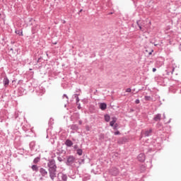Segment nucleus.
Masks as SVG:
<instances>
[{"mask_svg":"<svg viewBox=\"0 0 181 181\" xmlns=\"http://www.w3.org/2000/svg\"><path fill=\"white\" fill-rule=\"evenodd\" d=\"M48 172L49 177L52 180H54L56 175H57V165H56V160L54 159H49L47 163Z\"/></svg>","mask_w":181,"mask_h":181,"instance_id":"f257e3e1","label":"nucleus"},{"mask_svg":"<svg viewBox=\"0 0 181 181\" xmlns=\"http://www.w3.org/2000/svg\"><path fill=\"white\" fill-rule=\"evenodd\" d=\"M76 157L74 156H66V161L65 162L66 166H73V164L76 162Z\"/></svg>","mask_w":181,"mask_h":181,"instance_id":"f03ea898","label":"nucleus"},{"mask_svg":"<svg viewBox=\"0 0 181 181\" xmlns=\"http://www.w3.org/2000/svg\"><path fill=\"white\" fill-rule=\"evenodd\" d=\"M46 92L45 88L43 87H39L38 88H37L35 90V93L37 94V95H43V94H45V93Z\"/></svg>","mask_w":181,"mask_h":181,"instance_id":"7ed1b4c3","label":"nucleus"},{"mask_svg":"<svg viewBox=\"0 0 181 181\" xmlns=\"http://www.w3.org/2000/svg\"><path fill=\"white\" fill-rule=\"evenodd\" d=\"M39 171L42 177H47V170L46 169L41 168Z\"/></svg>","mask_w":181,"mask_h":181,"instance_id":"20e7f679","label":"nucleus"},{"mask_svg":"<svg viewBox=\"0 0 181 181\" xmlns=\"http://www.w3.org/2000/svg\"><path fill=\"white\" fill-rule=\"evenodd\" d=\"M137 159L139 162H145V153H141L140 154H139V156H137Z\"/></svg>","mask_w":181,"mask_h":181,"instance_id":"39448f33","label":"nucleus"},{"mask_svg":"<svg viewBox=\"0 0 181 181\" xmlns=\"http://www.w3.org/2000/svg\"><path fill=\"white\" fill-rule=\"evenodd\" d=\"M3 84L4 87H8V86H9V79L8 78V76H5L4 77Z\"/></svg>","mask_w":181,"mask_h":181,"instance_id":"423d86ee","label":"nucleus"},{"mask_svg":"<svg viewBox=\"0 0 181 181\" xmlns=\"http://www.w3.org/2000/svg\"><path fill=\"white\" fill-rule=\"evenodd\" d=\"M99 108H100V110L102 111H105V110H107V103H100L99 104Z\"/></svg>","mask_w":181,"mask_h":181,"instance_id":"0eeeda50","label":"nucleus"},{"mask_svg":"<svg viewBox=\"0 0 181 181\" xmlns=\"http://www.w3.org/2000/svg\"><path fill=\"white\" fill-rule=\"evenodd\" d=\"M162 119V115L160 113L156 115L153 117V121H156V122H158V121H160Z\"/></svg>","mask_w":181,"mask_h":181,"instance_id":"6e6552de","label":"nucleus"},{"mask_svg":"<svg viewBox=\"0 0 181 181\" xmlns=\"http://www.w3.org/2000/svg\"><path fill=\"white\" fill-rule=\"evenodd\" d=\"M110 172L111 175H112V176H117V175H118V173H119V171L117 169V168H112Z\"/></svg>","mask_w":181,"mask_h":181,"instance_id":"1a4fd4ad","label":"nucleus"},{"mask_svg":"<svg viewBox=\"0 0 181 181\" xmlns=\"http://www.w3.org/2000/svg\"><path fill=\"white\" fill-rule=\"evenodd\" d=\"M65 145L68 148H71V146H73V141H71V140H70V139H66L65 141Z\"/></svg>","mask_w":181,"mask_h":181,"instance_id":"9d476101","label":"nucleus"},{"mask_svg":"<svg viewBox=\"0 0 181 181\" xmlns=\"http://www.w3.org/2000/svg\"><path fill=\"white\" fill-rule=\"evenodd\" d=\"M117 119H118L117 118V117H112V121L110 122V126L114 127V124H116L115 122H117Z\"/></svg>","mask_w":181,"mask_h":181,"instance_id":"9b49d317","label":"nucleus"},{"mask_svg":"<svg viewBox=\"0 0 181 181\" xmlns=\"http://www.w3.org/2000/svg\"><path fill=\"white\" fill-rule=\"evenodd\" d=\"M152 135V129H150L149 130H146L144 132V136H151Z\"/></svg>","mask_w":181,"mask_h":181,"instance_id":"f8f14e48","label":"nucleus"},{"mask_svg":"<svg viewBox=\"0 0 181 181\" xmlns=\"http://www.w3.org/2000/svg\"><path fill=\"white\" fill-rule=\"evenodd\" d=\"M31 169L32 170H33V172H39V167L37 166V165H33L31 166Z\"/></svg>","mask_w":181,"mask_h":181,"instance_id":"ddd939ff","label":"nucleus"},{"mask_svg":"<svg viewBox=\"0 0 181 181\" xmlns=\"http://www.w3.org/2000/svg\"><path fill=\"white\" fill-rule=\"evenodd\" d=\"M29 145L31 151H33V149H35V146H36V141H31Z\"/></svg>","mask_w":181,"mask_h":181,"instance_id":"4468645a","label":"nucleus"},{"mask_svg":"<svg viewBox=\"0 0 181 181\" xmlns=\"http://www.w3.org/2000/svg\"><path fill=\"white\" fill-rule=\"evenodd\" d=\"M60 175H61V179L62 181H67V179H68L67 175L64 173H60Z\"/></svg>","mask_w":181,"mask_h":181,"instance_id":"2eb2a0df","label":"nucleus"},{"mask_svg":"<svg viewBox=\"0 0 181 181\" xmlns=\"http://www.w3.org/2000/svg\"><path fill=\"white\" fill-rule=\"evenodd\" d=\"M78 95H80V93L74 95V97L76 100V104H78V103H80V98H78Z\"/></svg>","mask_w":181,"mask_h":181,"instance_id":"dca6fc26","label":"nucleus"},{"mask_svg":"<svg viewBox=\"0 0 181 181\" xmlns=\"http://www.w3.org/2000/svg\"><path fill=\"white\" fill-rule=\"evenodd\" d=\"M146 170V166H145V165H141L140 166V172L141 173H144V172H145Z\"/></svg>","mask_w":181,"mask_h":181,"instance_id":"f3484780","label":"nucleus"},{"mask_svg":"<svg viewBox=\"0 0 181 181\" xmlns=\"http://www.w3.org/2000/svg\"><path fill=\"white\" fill-rule=\"evenodd\" d=\"M71 129H72L73 131H77V129H78V125L77 124L71 125Z\"/></svg>","mask_w":181,"mask_h":181,"instance_id":"a211bd4d","label":"nucleus"},{"mask_svg":"<svg viewBox=\"0 0 181 181\" xmlns=\"http://www.w3.org/2000/svg\"><path fill=\"white\" fill-rule=\"evenodd\" d=\"M76 155H78V156H81V155H83V149L77 148L76 149Z\"/></svg>","mask_w":181,"mask_h":181,"instance_id":"6ab92c4d","label":"nucleus"},{"mask_svg":"<svg viewBox=\"0 0 181 181\" xmlns=\"http://www.w3.org/2000/svg\"><path fill=\"white\" fill-rule=\"evenodd\" d=\"M105 121L106 122H110V119H111V117L110 116V115H105Z\"/></svg>","mask_w":181,"mask_h":181,"instance_id":"aec40b11","label":"nucleus"},{"mask_svg":"<svg viewBox=\"0 0 181 181\" xmlns=\"http://www.w3.org/2000/svg\"><path fill=\"white\" fill-rule=\"evenodd\" d=\"M40 162V157H37L33 160V163L36 165V163H39Z\"/></svg>","mask_w":181,"mask_h":181,"instance_id":"412c9836","label":"nucleus"},{"mask_svg":"<svg viewBox=\"0 0 181 181\" xmlns=\"http://www.w3.org/2000/svg\"><path fill=\"white\" fill-rule=\"evenodd\" d=\"M16 35H19V36H23V32L21 30H16Z\"/></svg>","mask_w":181,"mask_h":181,"instance_id":"4be33fe9","label":"nucleus"},{"mask_svg":"<svg viewBox=\"0 0 181 181\" xmlns=\"http://www.w3.org/2000/svg\"><path fill=\"white\" fill-rule=\"evenodd\" d=\"M136 23H137V26H139L140 30H142V24L141 23V21H137Z\"/></svg>","mask_w":181,"mask_h":181,"instance_id":"5701e85b","label":"nucleus"},{"mask_svg":"<svg viewBox=\"0 0 181 181\" xmlns=\"http://www.w3.org/2000/svg\"><path fill=\"white\" fill-rule=\"evenodd\" d=\"M144 100L146 101H151V100H152V98L151 96L146 95L144 96Z\"/></svg>","mask_w":181,"mask_h":181,"instance_id":"b1692460","label":"nucleus"},{"mask_svg":"<svg viewBox=\"0 0 181 181\" xmlns=\"http://www.w3.org/2000/svg\"><path fill=\"white\" fill-rule=\"evenodd\" d=\"M112 127H113V129L115 131H117V129L118 128V123L113 124V126H112Z\"/></svg>","mask_w":181,"mask_h":181,"instance_id":"393cba45","label":"nucleus"},{"mask_svg":"<svg viewBox=\"0 0 181 181\" xmlns=\"http://www.w3.org/2000/svg\"><path fill=\"white\" fill-rule=\"evenodd\" d=\"M84 162H85L84 158L81 159L79 161V165H83L84 163Z\"/></svg>","mask_w":181,"mask_h":181,"instance_id":"a878e982","label":"nucleus"},{"mask_svg":"<svg viewBox=\"0 0 181 181\" xmlns=\"http://www.w3.org/2000/svg\"><path fill=\"white\" fill-rule=\"evenodd\" d=\"M64 97L66 98V101L69 102V96L66 94H64L62 98H64Z\"/></svg>","mask_w":181,"mask_h":181,"instance_id":"bb28decb","label":"nucleus"},{"mask_svg":"<svg viewBox=\"0 0 181 181\" xmlns=\"http://www.w3.org/2000/svg\"><path fill=\"white\" fill-rule=\"evenodd\" d=\"M131 91H132V90L130 88L126 89V93H131Z\"/></svg>","mask_w":181,"mask_h":181,"instance_id":"cd10ccee","label":"nucleus"},{"mask_svg":"<svg viewBox=\"0 0 181 181\" xmlns=\"http://www.w3.org/2000/svg\"><path fill=\"white\" fill-rule=\"evenodd\" d=\"M114 134L115 135H121V132H119V131H117V132H115Z\"/></svg>","mask_w":181,"mask_h":181,"instance_id":"c85d7f7f","label":"nucleus"},{"mask_svg":"<svg viewBox=\"0 0 181 181\" xmlns=\"http://www.w3.org/2000/svg\"><path fill=\"white\" fill-rule=\"evenodd\" d=\"M104 138H105L104 134H100V139H104Z\"/></svg>","mask_w":181,"mask_h":181,"instance_id":"c756f323","label":"nucleus"},{"mask_svg":"<svg viewBox=\"0 0 181 181\" xmlns=\"http://www.w3.org/2000/svg\"><path fill=\"white\" fill-rule=\"evenodd\" d=\"M57 160H59V162H63V158L62 157H57Z\"/></svg>","mask_w":181,"mask_h":181,"instance_id":"7c9ffc66","label":"nucleus"},{"mask_svg":"<svg viewBox=\"0 0 181 181\" xmlns=\"http://www.w3.org/2000/svg\"><path fill=\"white\" fill-rule=\"evenodd\" d=\"M76 105H78V110H81V105L79 103Z\"/></svg>","mask_w":181,"mask_h":181,"instance_id":"2f4dec72","label":"nucleus"},{"mask_svg":"<svg viewBox=\"0 0 181 181\" xmlns=\"http://www.w3.org/2000/svg\"><path fill=\"white\" fill-rule=\"evenodd\" d=\"M158 63H159V67H160V66L163 64V62H159V61H157L156 64H158Z\"/></svg>","mask_w":181,"mask_h":181,"instance_id":"473e14b6","label":"nucleus"},{"mask_svg":"<svg viewBox=\"0 0 181 181\" xmlns=\"http://www.w3.org/2000/svg\"><path fill=\"white\" fill-rule=\"evenodd\" d=\"M74 148L75 149V151H77V149H78V145L76 144V145L74 146Z\"/></svg>","mask_w":181,"mask_h":181,"instance_id":"72a5a7b5","label":"nucleus"},{"mask_svg":"<svg viewBox=\"0 0 181 181\" xmlns=\"http://www.w3.org/2000/svg\"><path fill=\"white\" fill-rule=\"evenodd\" d=\"M141 103V101L139 100V99H136L135 100V104H139Z\"/></svg>","mask_w":181,"mask_h":181,"instance_id":"f704fd0d","label":"nucleus"},{"mask_svg":"<svg viewBox=\"0 0 181 181\" xmlns=\"http://www.w3.org/2000/svg\"><path fill=\"white\" fill-rule=\"evenodd\" d=\"M91 173H94V175H97V172H95V170H91Z\"/></svg>","mask_w":181,"mask_h":181,"instance_id":"c9c22d12","label":"nucleus"},{"mask_svg":"<svg viewBox=\"0 0 181 181\" xmlns=\"http://www.w3.org/2000/svg\"><path fill=\"white\" fill-rule=\"evenodd\" d=\"M1 97H0V103H4V100H2V98H3L2 95H1Z\"/></svg>","mask_w":181,"mask_h":181,"instance_id":"e433bc0d","label":"nucleus"},{"mask_svg":"<svg viewBox=\"0 0 181 181\" xmlns=\"http://www.w3.org/2000/svg\"><path fill=\"white\" fill-rule=\"evenodd\" d=\"M81 91V90H80V89H76V93H77V94H78V93H80Z\"/></svg>","mask_w":181,"mask_h":181,"instance_id":"4c0bfd02","label":"nucleus"},{"mask_svg":"<svg viewBox=\"0 0 181 181\" xmlns=\"http://www.w3.org/2000/svg\"><path fill=\"white\" fill-rule=\"evenodd\" d=\"M173 71H175V68H172L171 74H173Z\"/></svg>","mask_w":181,"mask_h":181,"instance_id":"58836bf2","label":"nucleus"},{"mask_svg":"<svg viewBox=\"0 0 181 181\" xmlns=\"http://www.w3.org/2000/svg\"><path fill=\"white\" fill-rule=\"evenodd\" d=\"M78 124H79V125H81V124H83V121L79 120V121H78Z\"/></svg>","mask_w":181,"mask_h":181,"instance_id":"ea45409f","label":"nucleus"},{"mask_svg":"<svg viewBox=\"0 0 181 181\" xmlns=\"http://www.w3.org/2000/svg\"><path fill=\"white\" fill-rule=\"evenodd\" d=\"M153 52V49H152L151 52H148V55L151 56V54H152Z\"/></svg>","mask_w":181,"mask_h":181,"instance_id":"a19ab883","label":"nucleus"},{"mask_svg":"<svg viewBox=\"0 0 181 181\" xmlns=\"http://www.w3.org/2000/svg\"><path fill=\"white\" fill-rule=\"evenodd\" d=\"M9 50L11 52V53H13V48H11Z\"/></svg>","mask_w":181,"mask_h":181,"instance_id":"79ce46f5","label":"nucleus"},{"mask_svg":"<svg viewBox=\"0 0 181 181\" xmlns=\"http://www.w3.org/2000/svg\"><path fill=\"white\" fill-rule=\"evenodd\" d=\"M156 71V68H153V73H155Z\"/></svg>","mask_w":181,"mask_h":181,"instance_id":"37998d69","label":"nucleus"},{"mask_svg":"<svg viewBox=\"0 0 181 181\" xmlns=\"http://www.w3.org/2000/svg\"><path fill=\"white\" fill-rule=\"evenodd\" d=\"M134 109H130V111H129V112H134Z\"/></svg>","mask_w":181,"mask_h":181,"instance_id":"c03bdc74","label":"nucleus"},{"mask_svg":"<svg viewBox=\"0 0 181 181\" xmlns=\"http://www.w3.org/2000/svg\"><path fill=\"white\" fill-rule=\"evenodd\" d=\"M172 120V119H170L168 122H167V124H170V121Z\"/></svg>","mask_w":181,"mask_h":181,"instance_id":"a18cd8bd","label":"nucleus"},{"mask_svg":"<svg viewBox=\"0 0 181 181\" xmlns=\"http://www.w3.org/2000/svg\"><path fill=\"white\" fill-rule=\"evenodd\" d=\"M86 131H90V129L88 127H86Z\"/></svg>","mask_w":181,"mask_h":181,"instance_id":"49530a36","label":"nucleus"},{"mask_svg":"<svg viewBox=\"0 0 181 181\" xmlns=\"http://www.w3.org/2000/svg\"><path fill=\"white\" fill-rule=\"evenodd\" d=\"M83 11V9H81L78 12V14L80 15V13H81V11Z\"/></svg>","mask_w":181,"mask_h":181,"instance_id":"de8ad7c7","label":"nucleus"},{"mask_svg":"<svg viewBox=\"0 0 181 181\" xmlns=\"http://www.w3.org/2000/svg\"><path fill=\"white\" fill-rule=\"evenodd\" d=\"M163 117L164 119H165V118H166V115H165V114L163 115Z\"/></svg>","mask_w":181,"mask_h":181,"instance_id":"09e8293b","label":"nucleus"},{"mask_svg":"<svg viewBox=\"0 0 181 181\" xmlns=\"http://www.w3.org/2000/svg\"><path fill=\"white\" fill-rule=\"evenodd\" d=\"M118 144H122V141H121V140H119Z\"/></svg>","mask_w":181,"mask_h":181,"instance_id":"8fccbe9b","label":"nucleus"},{"mask_svg":"<svg viewBox=\"0 0 181 181\" xmlns=\"http://www.w3.org/2000/svg\"><path fill=\"white\" fill-rule=\"evenodd\" d=\"M78 115V118H80V114H76Z\"/></svg>","mask_w":181,"mask_h":181,"instance_id":"3c124183","label":"nucleus"},{"mask_svg":"<svg viewBox=\"0 0 181 181\" xmlns=\"http://www.w3.org/2000/svg\"><path fill=\"white\" fill-rule=\"evenodd\" d=\"M53 45H57V42H54V43H53Z\"/></svg>","mask_w":181,"mask_h":181,"instance_id":"603ef678","label":"nucleus"},{"mask_svg":"<svg viewBox=\"0 0 181 181\" xmlns=\"http://www.w3.org/2000/svg\"><path fill=\"white\" fill-rule=\"evenodd\" d=\"M109 15H112V12L109 13Z\"/></svg>","mask_w":181,"mask_h":181,"instance_id":"864d4df0","label":"nucleus"},{"mask_svg":"<svg viewBox=\"0 0 181 181\" xmlns=\"http://www.w3.org/2000/svg\"><path fill=\"white\" fill-rule=\"evenodd\" d=\"M40 60V58H39V59H38V60H37V63H39Z\"/></svg>","mask_w":181,"mask_h":181,"instance_id":"5fc2aeb1","label":"nucleus"},{"mask_svg":"<svg viewBox=\"0 0 181 181\" xmlns=\"http://www.w3.org/2000/svg\"><path fill=\"white\" fill-rule=\"evenodd\" d=\"M63 23H66V21L64 20V21H63Z\"/></svg>","mask_w":181,"mask_h":181,"instance_id":"6e6d98bb","label":"nucleus"},{"mask_svg":"<svg viewBox=\"0 0 181 181\" xmlns=\"http://www.w3.org/2000/svg\"><path fill=\"white\" fill-rule=\"evenodd\" d=\"M16 81V80H13V81H12V83H15Z\"/></svg>","mask_w":181,"mask_h":181,"instance_id":"4d7b16f0","label":"nucleus"},{"mask_svg":"<svg viewBox=\"0 0 181 181\" xmlns=\"http://www.w3.org/2000/svg\"><path fill=\"white\" fill-rule=\"evenodd\" d=\"M150 163H152V160H150Z\"/></svg>","mask_w":181,"mask_h":181,"instance_id":"13d9d810","label":"nucleus"},{"mask_svg":"<svg viewBox=\"0 0 181 181\" xmlns=\"http://www.w3.org/2000/svg\"><path fill=\"white\" fill-rule=\"evenodd\" d=\"M43 180V177H40V180Z\"/></svg>","mask_w":181,"mask_h":181,"instance_id":"bf43d9fd","label":"nucleus"},{"mask_svg":"<svg viewBox=\"0 0 181 181\" xmlns=\"http://www.w3.org/2000/svg\"><path fill=\"white\" fill-rule=\"evenodd\" d=\"M157 125H160V123H158Z\"/></svg>","mask_w":181,"mask_h":181,"instance_id":"052dcab7","label":"nucleus"},{"mask_svg":"<svg viewBox=\"0 0 181 181\" xmlns=\"http://www.w3.org/2000/svg\"><path fill=\"white\" fill-rule=\"evenodd\" d=\"M13 43H15V42H11V44H12V45H13Z\"/></svg>","mask_w":181,"mask_h":181,"instance_id":"680f3d73","label":"nucleus"},{"mask_svg":"<svg viewBox=\"0 0 181 181\" xmlns=\"http://www.w3.org/2000/svg\"><path fill=\"white\" fill-rule=\"evenodd\" d=\"M154 46H158V45L155 44Z\"/></svg>","mask_w":181,"mask_h":181,"instance_id":"e2e57ef3","label":"nucleus"}]
</instances>
